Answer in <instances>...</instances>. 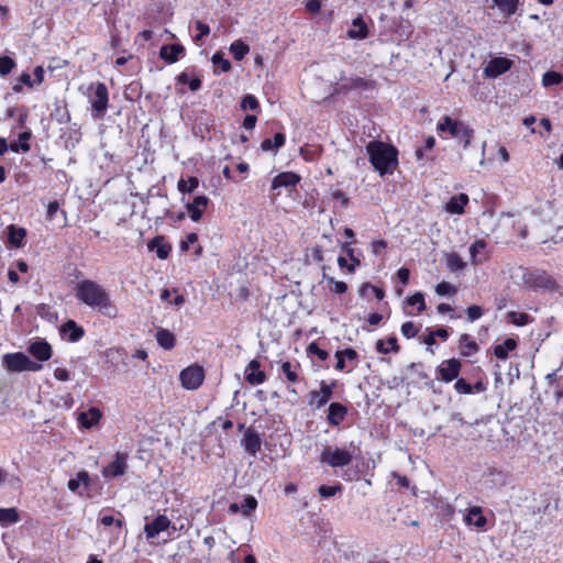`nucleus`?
<instances>
[{
    "mask_svg": "<svg viewBox=\"0 0 563 563\" xmlns=\"http://www.w3.org/2000/svg\"><path fill=\"white\" fill-rule=\"evenodd\" d=\"M464 522L467 526H473L479 530H485L487 519L483 514V509L479 506H472L467 509L464 516Z\"/></svg>",
    "mask_w": 563,
    "mask_h": 563,
    "instance_id": "19",
    "label": "nucleus"
},
{
    "mask_svg": "<svg viewBox=\"0 0 563 563\" xmlns=\"http://www.w3.org/2000/svg\"><path fill=\"white\" fill-rule=\"evenodd\" d=\"M526 287L533 290H556L559 285L553 276L543 269H526L522 275Z\"/></svg>",
    "mask_w": 563,
    "mask_h": 563,
    "instance_id": "4",
    "label": "nucleus"
},
{
    "mask_svg": "<svg viewBox=\"0 0 563 563\" xmlns=\"http://www.w3.org/2000/svg\"><path fill=\"white\" fill-rule=\"evenodd\" d=\"M468 201V196L464 192H461L449 199L444 206V210L451 214H462L464 213Z\"/></svg>",
    "mask_w": 563,
    "mask_h": 563,
    "instance_id": "23",
    "label": "nucleus"
},
{
    "mask_svg": "<svg viewBox=\"0 0 563 563\" xmlns=\"http://www.w3.org/2000/svg\"><path fill=\"white\" fill-rule=\"evenodd\" d=\"M172 525V521L165 515L156 516L151 522H147L144 527V532L147 539H153L161 532L167 530Z\"/></svg>",
    "mask_w": 563,
    "mask_h": 563,
    "instance_id": "15",
    "label": "nucleus"
},
{
    "mask_svg": "<svg viewBox=\"0 0 563 563\" xmlns=\"http://www.w3.org/2000/svg\"><path fill=\"white\" fill-rule=\"evenodd\" d=\"M176 80L180 85H188L191 91H197L201 88L202 81L199 77L189 78V75L186 71H181Z\"/></svg>",
    "mask_w": 563,
    "mask_h": 563,
    "instance_id": "40",
    "label": "nucleus"
},
{
    "mask_svg": "<svg viewBox=\"0 0 563 563\" xmlns=\"http://www.w3.org/2000/svg\"><path fill=\"white\" fill-rule=\"evenodd\" d=\"M27 352L40 362H46L53 355L52 345L44 339H37L31 342Z\"/></svg>",
    "mask_w": 563,
    "mask_h": 563,
    "instance_id": "14",
    "label": "nucleus"
},
{
    "mask_svg": "<svg viewBox=\"0 0 563 563\" xmlns=\"http://www.w3.org/2000/svg\"><path fill=\"white\" fill-rule=\"evenodd\" d=\"M507 317L509 321L517 327L527 325L532 321V318L526 312L509 311Z\"/></svg>",
    "mask_w": 563,
    "mask_h": 563,
    "instance_id": "44",
    "label": "nucleus"
},
{
    "mask_svg": "<svg viewBox=\"0 0 563 563\" xmlns=\"http://www.w3.org/2000/svg\"><path fill=\"white\" fill-rule=\"evenodd\" d=\"M306 9L308 12L312 14H318L321 10V1L320 0H307Z\"/></svg>",
    "mask_w": 563,
    "mask_h": 563,
    "instance_id": "63",
    "label": "nucleus"
},
{
    "mask_svg": "<svg viewBox=\"0 0 563 563\" xmlns=\"http://www.w3.org/2000/svg\"><path fill=\"white\" fill-rule=\"evenodd\" d=\"M307 354L317 356L320 361H327L329 358V352L321 349L317 342L309 343Z\"/></svg>",
    "mask_w": 563,
    "mask_h": 563,
    "instance_id": "48",
    "label": "nucleus"
},
{
    "mask_svg": "<svg viewBox=\"0 0 563 563\" xmlns=\"http://www.w3.org/2000/svg\"><path fill=\"white\" fill-rule=\"evenodd\" d=\"M25 236L26 230L24 228H18L13 224L8 227V241L12 246H22Z\"/></svg>",
    "mask_w": 563,
    "mask_h": 563,
    "instance_id": "34",
    "label": "nucleus"
},
{
    "mask_svg": "<svg viewBox=\"0 0 563 563\" xmlns=\"http://www.w3.org/2000/svg\"><path fill=\"white\" fill-rule=\"evenodd\" d=\"M195 26L198 31V34L195 35L194 41L196 43L200 42L202 37L208 36L210 34V26L202 21L197 20L195 22Z\"/></svg>",
    "mask_w": 563,
    "mask_h": 563,
    "instance_id": "56",
    "label": "nucleus"
},
{
    "mask_svg": "<svg viewBox=\"0 0 563 563\" xmlns=\"http://www.w3.org/2000/svg\"><path fill=\"white\" fill-rule=\"evenodd\" d=\"M347 407L341 402H331L328 408L327 421L329 426L339 427L347 416Z\"/></svg>",
    "mask_w": 563,
    "mask_h": 563,
    "instance_id": "17",
    "label": "nucleus"
},
{
    "mask_svg": "<svg viewBox=\"0 0 563 563\" xmlns=\"http://www.w3.org/2000/svg\"><path fill=\"white\" fill-rule=\"evenodd\" d=\"M185 54V47L181 44L163 45L159 49V57L167 64H174Z\"/></svg>",
    "mask_w": 563,
    "mask_h": 563,
    "instance_id": "22",
    "label": "nucleus"
},
{
    "mask_svg": "<svg viewBox=\"0 0 563 563\" xmlns=\"http://www.w3.org/2000/svg\"><path fill=\"white\" fill-rule=\"evenodd\" d=\"M2 364L7 371L12 373L37 372L42 369V364L33 362L23 352L8 353L2 357Z\"/></svg>",
    "mask_w": 563,
    "mask_h": 563,
    "instance_id": "5",
    "label": "nucleus"
},
{
    "mask_svg": "<svg viewBox=\"0 0 563 563\" xmlns=\"http://www.w3.org/2000/svg\"><path fill=\"white\" fill-rule=\"evenodd\" d=\"M375 347L380 354H388L390 352L398 353L400 351V345L396 336H389L387 341L378 340Z\"/></svg>",
    "mask_w": 563,
    "mask_h": 563,
    "instance_id": "35",
    "label": "nucleus"
},
{
    "mask_svg": "<svg viewBox=\"0 0 563 563\" xmlns=\"http://www.w3.org/2000/svg\"><path fill=\"white\" fill-rule=\"evenodd\" d=\"M373 84L374 82L371 80H367L363 77L355 76V77H351L346 81V84L342 85V89L345 91L353 90V89L366 90V89L373 88V86H374Z\"/></svg>",
    "mask_w": 563,
    "mask_h": 563,
    "instance_id": "37",
    "label": "nucleus"
},
{
    "mask_svg": "<svg viewBox=\"0 0 563 563\" xmlns=\"http://www.w3.org/2000/svg\"><path fill=\"white\" fill-rule=\"evenodd\" d=\"M60 332L67 335L70 342H78L85 335L84 328L78 325L74 320L66 321L62 325Z\"/></svg>",
    "mask_w": 563,
    "mask_h": 563,
    "instance_id": "28",
    "label": "nucleus"
},
{
    "mask_svg": "<svg viewBox=\"0 0 563 563\" xmlns=\"http://www.w3.org/2000/svg\"><path fill=\"white\" fill-rule=\"evenodd\" d=\"M242 445L249 454L255 456L262 446L260 434L253 428H247L242 439Z\"/></svg>",
    "mask_w": 563,
    "mask_h": 563,
    "instance_id": "18",
    "label": "nucleus"
},
{
    "mask_svg": "<svg viewBox=\"0 0 563 563\" xmlns=\"http://www.w3.org/2000/svg\"><path fill=\"white\" fill-rule=\"evenodd\" d=\"M400 331L406 339H412L418 334L419 329L412 321H406L401 324Z\"/></svg>",
    "mask_w": 563,
    "mask_h": 563,
    "instance_id": "51",
    "label": "nucleus"
},
{
    "mask_svg": "<svg viewBox=\"0 0 563 563\" xmlns=\"http://www.w3.org/2000/svg\"><path fill=\"white\" fill-rule=\"evenodd\" d=\"M199 186V179L196 176H190L188 179L180 178L177 183V189L183 195L194 192Z\"/></svg>",
    "mask_w": 563,
    "mask_h": 563,
    "instance_id": "39",
    "label": "nucleus"
},
{
    "mask_svg": "<svg viewBox=\"0 0 563 563\" xmlns=\"http://www.w3.org/2000/svg\"><path fill=\"white\" fill-rule=\"evenodd\" d=\"M91 484L90 475L87 471H79L75 478H70L67 483V487L70 492L76 493L80 485L88 488Z\"/></svg>",
    "mask_w": 563,
    "mask_h": 563,
    "instance_id": "32",
    "label": "nucleus"
},
{
    "mask_svg": "<svg viewBox=\"0 0 563 563\" xmlns=\"http://www.w3.org/2000/svg\"><path fill=\"white\" fill-rule=\"evenodd\" d=\"M257 507V500L254 496L249 495L244 498L243 504L241 505V510L244 516H249L252 511H254Z\"/></svg>",
    "mask_w": 563,
    "mask_h": 563,
    "instance_id": "52",
    "label": "nucleus"
},
{
    "mask_svg": "<svg viewBox=\"0 0 563 563\" xmlns=\"http://www.w3.org/2000/svg\"><path fill=\"white\" fill-rule=\"evenodd\" d=\"M353 460L352 453L346 449L325 446L320 455V462L331 467L347 466Z\"/></svg>",
    "mask_w": 563,
    "mask_h": 563,
    "instance_id": "7",
    "label": "nucleus"
},
{
    "mask_svg": "<svg viewBox=\"0 0 563 563\" xmlns=\"http://www.w3.org/2000/svg\"><path fill=\"white\" fill-rule=\"evenodd\" d=\"M20 519L16 508H0V523L8 526L18 522Z\"/></svg>",
    "mask_w": 563,
    "mask_h": 563,
    "instance_id": "41",
    "label": "nucleus"
},
{
    "mask_svg": "<svg viewBox=\"0 0 563 563\" xmlns=\"http://www.w3.org/2000/svg\"><path fill=\"white\" fill-rule=\"evenodd\" d=\"M100 522L102 526L104 527H110L112 526L113 523L117 525V527L121 528L122 525H123V521L120 520V519H114L113 516L111 515H107V516H103L101 519H100Z\"/></svg>",
    "mask_w": 563,
    "mask_h": 563,
    "instance_id": "64",
    "label": "nucleus"
},
{
    "mask_svg": "<svg viewBox=\"0 0 563 563\" xmlns=\"http://www.w3.org/2000/svg\"><path fill=\"white\" fill-rule=\"evenodd\" d=\"M242 110L255 111L260 108L258 100L253 95H245L241 101Z\"/></svg>",
    "mask_w": 563,
    "mask_h": 563,
    "instance_id": "53",
    "label": "nucleus"
},
{
    "mask_svg": "<svg viewBox=\"0 0 563 563\" xmlns=\"http://www.w3.org/2000/svg\"><path fill=\"white\" fill-rule=\"evenodd\" d=\"M300 180L301 177L294 172H282L273 178L272 189L296 187Z\"/></svg>",
    "mask_w": 563,
    "mask_h": 563,
    "instance_id": "21",
    "label": "nucleus"
},
{
    "mask_svg": "<svg viewBox=\"0 0 563 563\" xmlns=\"http://www.w3.org/2000/svg\"><path fill=\"white\" fill-rule=\"evenodd\" d=\"M512 60L507 57H493L484 68L486 78H496L512 67Z\"/></svg>",
    "mask_w": 563,
    "mask_h": 563,
    "instance_id": "13",
    "label": "nucleus"
},
{
    "mask_svg": "<svg viewBox=\"0 0 563 563\" xmlns=\"http://www.w3.org/2000/svg\"><path fill=\"white\" fill-rule=\"evenodd\" d=\"M198 241V234L195 232H190L186 235V240L180 243V249L183 251L189 250L191 244H195Z\"/></svg>",
    "mask_w": 563,
    "mask_h": 563,
    "instance_id": "61",
    "label": "nucleus"
},
{
    "mask_svg": "<svg viewBox=\"0 0 563 563\" xmlns=\"http://www.w3.org/2000/svg\"><path fill=\"white\" fill-rule=\"evenodd\" d=\"M493 2L505 18L512 16L517 12L519 5V0H493Z\"/></svg>",
    "mask_w": 563,
    "mask_h": 563,
    "instance_id": "36",
    "label": "nucleus"
},
{
    "mask_svg": "<svg viewBox=\"0 0 563 563\" xmlns=\"http://www.w3.org/2000/svg\"><path fill=\"white\" fill-rule=\"evenodd\" d=\"M89 89L93 90V93L90 96L93 118L101 119L103 118L109 104L108 88L104 82L98 81L96 84H91Z\"/></svg>",
    "mask_w": 563,
    "mask_h": 563,
    "instance_id": "6",
    "label": "nucleus"
},
{
    "mask_svg": "<svg viewBox=\"0 0 563 563\" xmlns=\"http://www.w3.org/2000/svg\"><path fill=\"white\" fill-rule=\"evenodd\" d=\"M101 417V411L97 407H91L79 413L78 422L82 428L90 429L99 423Z\"/></svg>",
    "mask_w": 563,
    "mask_h": 563,
    "instance_id": "26",
    "label": "nucleus"
},
{
    "mask_svg": "<svg viewBox=\"0 0 563 563\" xmlns=\"http://www.w3.org/2000/svg\"><path fill=\"white\" fill-rule=\"evenodd\" d=\"M54 377L59 382H68L70 379V373L67 368L57 367L54 369Z\"/></svg>",
    "mask_w": 563,
    "mask_h": 563,
    "instance_id": "60",
    "label": "nucleus"
},
{
    "mask_svg": "<svg viewBox=\"0 0 563 563\" xmlns=\"http://www.w3.org/2000/svg\"><path fill=\"white\" fill-rule=\"evenodd\" d=\"M461 369L462 363L460 360L455 357L444 360L435 368L437 378L446 384L451 383L460 376Z\"/></svg>",
    "mask_w": 563,
    "mask_h": 563,
    "instance_id": "9",
    "label": "nucleus"
},
{
    "mask_svg": "<svg viewBox=\"0 0 563 563\" xmlns=\"http://www.w3.org/2000/svg\"><path fill=\"white\" fill-rule=\"evenodd\" d=\"M465 312L467 316V320L470 322H474L483 317L484 309L481 306L473 305V306L467 307Z\"/></svg>",
    "mask_w": 563,
    "mask_h": 563,
    "instance_id": "55",
    "label": "nucleus"
},
{
    "mask_svg": "<svg viewBox=\"0 0 563 563\" xmlns=\"http://www.w3.org/2000/svg\"><path fill=\"white\" fill-rule=\"evenodd\" d=\"M147 247L150 251H155L156 256L159 260H166L172 252V245L168 243H165V238L163 235H157V236L153 238L147 243Z\"/></svg>",
    "mask_w": 563,
    "mask_h": 563,
    "instance_id": "25",
    "label": "nucleus"
},
{
    "mask_svg": "<svg viewBox=\"0 0 563 563\" xmlns=\"http://www.w3.org/2000/svg\"><path fill=\"white\" fill-rule=\"evenodd\" d=\"M335 387V382L332 384H327L324 380L320 383L319 390H311L309 393V402L311 406H314L317 409L325 406L329 400L333 396V388Z\"/></svg>",
    "mask_w": 563,
    "mask_h": 563,
    "instance_id": "12",
    "label": "nucleus"
},
{
    "mask_svg": "<svg viewBox=\"0 0 563 563\" xmlns=\"http://www.w3.org/2000/svg\"><path fill=\"white\" fill-rule=\"evenodd\" d=\"M211 62L214 66L219 67L223 73H228L231 70L232 65L229 59H227L221 52H217L212 55Z\"/></svg>",
    "mask_w": 563,
    "mask_h": 563,
    "instance_id": "47",
    "label": "nucleus"
},
{
    "mask_svg": "<svg viewBox=\"0 0 563 563\" xmlns=\"http://www.w3.org/2000/svg\"><path fill=\"white\" fill-rule=\"evenodd\" d=\"M518 347V341L514 338H507L503 343L493 347V354L496 358L505 361L509 356V352Z\"/></svg>",
    "mask_w": 563,
    "mask_h": 563,
    "instance_id": "27",
    "label": "nucleus"
},
{
    "mask_svg": "<svg viewBox=\"0 0 563 563\" xmlns=\"http://www.w3.org/2000/svg\"><path fill=\"white\" fill-rule=\"evenodd\" d=\"M352 24L355 29L347 31L350 38L364 40L368 36V27L362 16L355 18Z\"/></svg>",
    "mask_w": 563,
    "mask_h": 563,
    "instance_id": "30",
    "label": "nucleus"
},
{
    "mask_svg": "<svg viewBox=\"0 0 563 563\" xmlns=\"http://www.w3.org/2000/svg\"><path fill=\"white\" fill-rule=\"evenodd\" d=\"M388 247V243L386 240H374L371 243L372 253L375 255L382 254L383 251H385Z\"/></svg>",
    "mask_w": 563,
    "mask_h": 563,
    "instance_id": "59",
    "label": "nucleus"
},
{
    "mask_svg": "<svg viewBox=\"0 0 563 563\" xmlns=\"http://www.w3.org/2000/svg\"><path fill=\"white\" fill-rule=\"evenodd\" d=\"M486 247V242L484 240H476L471 246H470V254L473 260V263H477L476 255Z\"/></svg>",
    "mask_w": 563,
    "mask_h": 563,
    "instance_id": "58",
    "label": "nucleus"
},
{
    "mask_svg": "<svg viewBox=\"0 0 563 563\" xmlns=\"http://www.w3.org/2000/svg\"><path fill=\"white\" fill-rule=\"evenodd\" d=\"M15 67V62L10 56H0V75H9Z\"/></svg>",
    "mask_w": 563,
    "mask_h": 563,
    "instance_id": "50",
    "label": "nucleus"
},
{
    "mask_svg": "<svg viewBox=\"0 0 563 563\" xmlns=\"http://www.w3.org/2000/svg\"><path fill=\"white\" fill-rule=\"evenodd\" d=\"M266 374L261 371V363L252 360L245 368V379L251 385H261L266 380Z\"/></svg>",
    "mask_w": 563,
    "mask_h": 563,
    "instance_id": "20",
    "label": "nucleus"
},
{
    "mask_svg": "<svg viewBox=\"0 0 563 563\" xmlns=\"http://www.w3.org/2000/svg\"><path fill=\"white\" fill-rule=\"evenodd\" d=\"M459 351L463 357L472 356L479 351L477 342L467 333H463L459 338Z\"/></svg>",
    "mask_w": 563,
    "mask_h": 563,
    "instance_id": "24",
    "label": "nucleus"
},
{
    "mask_svg": "<svg viewBox=\"0 0 563 563\" xmlns=\"http://www.w3.org/2000/svg\"><path fill=\"white\" fill-rule=\"evenodd\" d=\"M454 389L459 394L468 395L473 393V387L470 383H467L464 378H456L454 384Z\"/></svg>",
    "mask_w": 563,
    "mask_h": 563,
    "instance_id": "57",
    "label": "nucleus"
},
{
    "mask_svg": "<svg viewBox=\"0 0 563 563\" xmlns=\"http://www.w3.org/2000/svg\"><path fill=\"white\" fill-rule=\"evenodd\" d=\"M230 52L236 62H241L250 52V46L242 40H236L230 45Z\"/></svg>",
    "mask_w": 563,
    "mask_h": 563,
    "instance_id": "38",
    "label": "nucleus"
},
{
    "mask_svg": "<svg viewBox=\"0 0 563 563\" xmlns=\"http://www.w3.org/2000/svg\"><path fill=\"white\" fill-rule=\"evenodd\" d=\"M346 254H347V256L350 257V260L352 262L350 264V266H347V272L349 273H353L355 271V268L361 265V262H360V260L357 257L354 256V250L353 249L349 247L346 250Z\"/></svg>",
    "mask_w": 563,
    "mask_h": 563,
    "instance_id": "62",
    "label": "nucleus"
},
{
    "mask_svg": "<svg viewBox=\"0 0 563 563\" xmlns=\"http://www.w3.org/2000/svg\"><path fill=\"white\" fill-rule=\"evenodd\" d=\"M435 292L439 296L455 295L457 292V289L455 286L443 280L435 286Z\"/></svg>",
    "mask_w": 563,
    "mask_h": 563,
    "instance_id": "54",
    "label": "nucleus"
},
{
    "mask_svg": "<svg viewBox=\"0 0 563 563\" xmlns=\"http://www.w3.org/2000/svg\"><path fill=\"white\" fill-rule=\"evenodd\" d=\"M407 305L408 306H417V311L418 313H421L426 310L427 306H426V300H424V295L420 291H417L415 292L413 295L409 296L407 299Z\"/></svg>",
    "mask_w": 563,
    "mask_h": 563,
    "instance_id": "45",
    "label": "nucleus"
},
{
    "mask_svg": "<svg viewBox=\"0 0 563 563\" xmlns=\"http://www.w3.org/2000/svg\"><path fill=\"white\" fill-rule=\"evenodd\" d=\"M341 490H342V485L341 484H336V485H333V486L321 485L318 488V493H319V495L322 498L333 497L336 493H339Z\"/></svg>",
    "mask_w": 563,
    "mask_h": 563,
    "instance_id": "49",
    "label": "nucleus"
},
{
    "mask_svg": "<svg viewBox=\"0 0 563 563\" xmlns=\"http://www.w3.org/2000/svg\"><path fill=\"white\" fill-rule=\"evenodd\" d=\"M179 379L185 389L196 390L205 380V369L198 364L190 365L180 372Z\"/></svg>",
    "mask_w": 563,
    "mask_h": 563,
    "instance_id": "8",
    "label": "nucleus"
},
{
    "mask_svg": "<svg viewBox=\"0 0 563 563\" xmlns=\"http://www.w3.org/2000/svg\"><path fill=\"white\" fill-rule=\"evenodd\" d=\"M76 298L88 307L97 308L103 316L114 319L119 310L108 291L95 280L84 279L76 285Z\"/></svg>",
    "mask_w": 563,
    "mask_h": 563,
    "instance_id": "1",
    "label": "nucleus"
},
{
    "mask_svg": "<svg viewBox=\"0 0 563 563\" xmlns=\"http://www.w3.org/2000/svg\"><path fill=\"white\" fill-rule=\"evenodd\" d=\"M369 162L380 176L393 174L398 166V150L382 141H369L366 145Z\"/></svg>",
    "mask_w": 563,
    "mask_h": 563,
    "instance_id": "2",
    "label": "nucleus"
},
{
    "mask_svg": "<svg viewBox=\"0 0 563 563\" xmlns=\"http://www.w3.org/2000/svg\"><path fill=\"white\" fill-rule=\"evenodd\" d=\"M32 137V132L26 130L19 134V142H11L10 150L14 153L23 152L27 153L31 150V145L29 141Z\"/></svg>",
    "mask_w": 563,
    "mask_h": 563,
    "instance_id": "33",
    "label": "nucleus"
},
{
    "mask_svg": "<svg viewBox=\"0 0 563 563\" xmlns=\"http://www.w3.org/2000/svg\"><path fill=\"white\" fill-rule=\"evenodd\" d=\"M128 453L117 452L113 456V461L102 467V476L108 479L123 476L128 470Z\"/></svg>",
    "mask_w": 563,
    "mask_h": 563,
    "instance_id": "10",
    "label": "nucleus"
},
{
    "mask_svg": "<svg viewBox=\"0 0 563 563\" xmlns=\"http://www.w3.org/2000/svg\"><path fill=\"white\" fill-rule=\"evenodd\" d=\"M336 358V363L334 368L338 372L351 373L356 366V362L358 360V353L353 347H346L343 350H338L334 354Z\"/></svg>",
    "mask_w": 563,
    "mask_h": 563,
    "instance_id": "11",
    "label": "nucleus"
},
{
    "mask_svg": "<svg viewBox=\"0 0 563 563\" xmlns=\"http://www.w3.org/2000/svg\"><path fill=\"white\" fill-rule=\"evenodd\" d=\"M158 345L165 350L174 349L176 338L173 332L167 329H158L155 334Z\"/></svg>",
    "mask_w": 563,
    "mask_h": 563,
    "instance_id": "31",
    "label": "nucleus"
},
{
    "mask_svg": "<svg viewBox=\"0 0 563 563\" xmlns=\"http://www.w3.org/2000/svg\"><path fill=\"white\" fill-rule=\"evenodd\" d=\"M209 201L210 200L207 196L200 195L195 197L191 202L186 205L189 217L194 222H198L202 218Z\"/></svg>",
    "mask_w": 563,
    "mask_h": 563,
    "instance_id": "16",
    "label": "nucleus"
},
{
    "mask_svg": "<svg viewBox=\"0 0 563 563\" xmlns=\"http://www.w3.org/2000/svg\"><path fill=\"white\" fill-rule=\"evenodd\" d=\"M563 81V75L559 71L549 70L542 76L544 87L556 86Z\"/></svg>",
    "mask_w": 563,
    "mask_h": 563,
    "instance_id": "46",
    "label": "nucleus"
},
{
    "mask_svg": "<svg viewBox=\"0 0 563 563\" xmlns=\"http://www.w3.org/2000/svg\"><path fill=\"white\" fill-rule=\"evenodd\" d=\"M446 266L451 272H459L462 271L466 264L457 253L452 252L446 254Z\"/></svg>",
    "mask_w": 563,
    "mask_h": 563,
    "instance_id": "42",
    "label": "nucleus"
},
{
    "mask_svg": "<svg viewBox=\"0 0 563 563\" xmlns=\"http://www.w3.org/2000/svg\"><path fill=\"white\" fill-rule=\"evenodd\" d=\"M439 134L448 133L451 137L456 139L463 148H467L474 137V130L462 121L454 120L449 115L442 117L437 124Z\"/></svg>",
    "mask_w": 563,
    "mask_h": 563,
    "instance_id": "3",
    "label": "nucleus"
},
{
    "mask_svg": "<svg viewBox=\"0 0 563 563\" xmlns=\"http://www.w3.org/2000/svg\"><path fill=\"white\" fill-rule=\"evenodd\" d=\"M325 266H323V279L327 280L329 285H331L330 290L334 294L342 295L347 291V285L345 282L335 280L333 277L328 276L325 273Z\"/></svg>",
    "mask_w": 563,
    "mask_h": 563,
    "instance_id": "43",
    "label": "nucleus"
},
{
    "mask_svg": "<svg viewBox=\"0 0 563 563\" xmlns=\"http://www.w3.org/2000/svg\"><path fill=\"white\" fill-rule=\"evenodd\" d=\"M299 362H289L285 361L280 365L282 373L285 375V378L287 382L291 384H296L299 382V369H300Z\"/></svg>",
    "mask_w": 563,
    "mask_h": 563,
    "instance_id": "29",
    "label": "nucleus"
}]
</instances>
